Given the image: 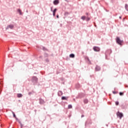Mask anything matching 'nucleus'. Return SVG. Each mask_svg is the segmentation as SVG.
<instances>
[{
    "label": "nucleus",
    "mask_w": 128,
    "mask_h": 128,
    "mask_svg": "<svg viewBox=\"0 0 128 128\" xmlns=\"http://www.w3.org/2000/svg\"><path fill=\"white\" fill-rule=\"evenodd\" d=\"M116 42L117 44H120V45H121L122 43L123 42V41L120 40V39L118 37L116 38Z\"/></svg>",
    "instance_id": "1"
},
{
    "label": "nucleus",
    "mask_w": 128,
    "mask_h": 128,
    "mask_svg": "<svg viewBox=\"0 0 128 128\" xmlns=\"http://www.w3.org/2000/svg\"><path fill=\"white\" fill-rule=\"evenodd\" d=\"M116 115L118 116L120 118H122V113H120V112H118L116 113Z\"/></svg>",
    "instance_id": "2"
},
{
    "label": "nucleus",
    "mask_w": 128,
    "mask_h": 128,
    "mask_svg": "<svg viewBox=\"0 0 128 128\" xmlns=\"http://www.w3.org/2000/svg\"><path fill=\"white\" fill-rule=\"evenodd\" d=\"M32 82H38V78H36V76L32 77Z\"/></svg>",
    "instance_id": "3"
},
{
    "label": "nucleus",
    "mask_w": 128,
    "mask_h": 128,
    "mask_svg": "<svg viewBox=\"0 0 128 128\" xmlns=\"http://www.w3.org/2000/svg\"><path fill=\"white\" fill-rule=\"evenodd\" d=\"M93 50H94V52H100V48L98 47H96V46H94L93 48Z\"/></svg>",
    "instance_id": "4"
},
{
    "label": "nucleus",
    "mask_w": 128,
    "mask_h": 128,
    "mask_svg": "<svg viewBox=\"0 0 128 128\" xmlns=\"http://www.w3.org/2000/svg\"><path fill=\"white\" fill-rule=\"evenodd\" d=\"M95 70L96 72H98V71L100 70V67L99 66H96V67L95 68Z\"/></svg>",
    "instance_id": "5"
},
{
    "label": "nucleus",
    "mask_w": 128,
    "mask_h": 128,
    "mask_svg": "<svg viewBox=\"0 0 128 128\" xmlns=\"http://www.w3.org/2000/svg\"><path fill=\"white\" fill-rule=\"evenodd\" d=\"M14 28V26L13 25H9L7 26L6 30H8V28H11L12 29Z\"/></svg>",
    "instance_id": "6"
},
{
    "label": "nucleus",
    "mask_w": 128,
    "mask_h": 128,
    "mask_svg": "<svg viewBox=\"0 0 128 128\" xmlns=\"http://www.w3.org/2000/svg\"><path fill=\"white\" fill-rule=\"evenodd\" d=\"M60 3V2L58 1V0H55L54 2V4H55L56 6V4H58Z\"/></svg>",
    "instance_id": "7"
},
{
    "label": "nucleus",
    "mask_w": 128,
    "mask_h": 128,
    "mask_svg": "<svg viewBox=\"0 0 128 128\" xmlns=\"http://www.w3.org/2000/svg\"><path fill=\"white\" fill-rule=\"evenodd\" d=\"M56 8H55L53 11V16H56Z\"/></svg>",
    "instance_id": "8"
},
{
    "label": "nucleus",
    "mask_w": 128,
    "mask_h": 128,
    "mask_svg": "<svg viewBox=\"0 0 128 128\" xmlns=\"http://www.w3.org/2000/svg\"><path fill=\"white\" fill-rule=\"evenodd\" d=\"M62 100H68V98H66V96H62Z\"/></svg>",
    "instance_id": "9"
},
{
    "label": "nucleus",
    "mask_w": 128,
    "mask_h": 128,
    "mask_svg": "<svg viewBox=\"0 0 128 128\" xmlns=\"http://www.w3.org/2000/svg\"><path fill=\"white\" fill-rule=\"evenodd\" d=\"M18 98H22V94H17Z\"/></svg>",
    "instance_id": "10"
},
{
    "label": "nucleus",
    "mask_w": 128,
    "mask_h": 128,
    "mask_svg": "<svg viewBox=\"0 0 128 128\" xmlns=\"http://www.w3.org/2000/svg\"><path fill=\"white\" fill-rule=\"evenodd\" d=\"M70 58H74V54H70Z\"/></svg>",
    "instance_id": "11"
},
{
    "label": "nucleus",
    "mask_w": 128,
    "mask_h": 128,
    "mask_svg": "<svg viewBox=\"0 0 128 128\" xmlns=\"http://www.w3.org/2000/svg\"><path fill=\"white\" fill-rule=\"evenodd\" d=\"M84 104H88V100L85 99L84 100Z\"/></svg>",
    "instance_id": "12"
},
{
    "label": "nucleus",
    "mask_w": 128,
    "mask_h": 128,
    "mask_svg": "<svg viewBox=\"0 0 128 128\" xmlns=\"http://www.w3.org/2000/svg\"><path fill=\"white\" fill-rule=\"evenodd\" d=\"M18 12H19V14H22V10L18 9Z\"/></svg>",
    "instance_id": "13"
},
{
    "label": "nucleus",
    "mask_w": 128,
    "mask_h": 128,
    "mask_svg": "<svg viewBox=\"0 0 128 128\" xmlns=\"http://www.w3.org/2000/svg\"><path fill=\"white\" fill-rule=\"evenodd\" d=\"M82 20H86V17L85 16H82L81 18Z\"/></svg>",
    "instance_id": "14"
},
{
    "label": "nucleus",
    "mask_w": 128,
    "mask_h": 128,
    "mask_svg": "<svg viewBox=\"0 0 128 128\" xmlns=\"http://www.w3.org/2000/svg\"><path fill=\"white\" fill-rule=\"evenodd\" d=\"M72 108V106L70 104H69L68 106V108Z\"/></svg>",
    "instance_id": "15"
},
{
    "label": "nucleus",
    "mask_w": 128,
    "mask_h": 128,
    "mask_svg": "<svg viewBox=\"0 0 128 128\" xmlns=\"http://www.w3.org/2000/svg\"><path fill=\"white\" fill-rule=\"evenodd\" d=\"M125 8H126V10H128V4H126Z\"/></svg>",
    "instance_id": "16"
},
{
    "label": "nucleus",
    "mask_w": 128,
    "mask_h": 128,
    "mask_svg": "<svg viewBox=\"0 0 128 128\" xmlns=\"http://www.w3.org/2000/svg\"><path fill=\"white\" fill-rule=\"evenodd\" d=\"M115 104H116V106H118L119 102H115Z\"/></svg>",
    "instance_id": "17"
},
{
    "label": "nucleus",
    "mask_w": 128,
    "mask_h": 128,
    "mask_svg": "<svg viewBox=\"0 0 128 128\" xmlns=\"http://www.w3.org/2000/svg\"><path fill=\"white\" fill-rule=\"evenodd\" d=\"M120 96H124V93H122V92H120Z\"/></svg>",
    "instance_id": "18"
},
{
    "label": "nucleus",
    "mask_w": 128,
    "mask_h": 128,
    "mask_svg": "<svg viewBox=\"0 0 128 128\" xmlns=\"http://www.w3.org/2000/svg\"><path fill=\"white\" fill-rule=\"evenodd\" d=\"M19 124H20V126H21V128L22 127V122H19Z\"/></svg>",
    "instance_id": "19"
},
{
    "label": "nucleus",
    "mask_w": 128,
    "mask_h": 128,
    "mask_svg": "<svg viewBox=\"0 0 128 128\" xmlns=\"http://www.w3.org/2000/svg\"><path fill=\"white\" fill-rule=\"evenodd\" d=\"M13 116L14 118H16V114L13 112Z\"/></svg>",
    "instance_id": "20"
},
{
    "label": "nucleus",
    "mask_w": 128,
    "mask_h": 128,
    "mask_svg": "<svg viewBox=\"0 0 128 128\" xmlns=\"http://www.w3.org/2000/svg\"><path fill=\"white\" fill-rule=\"evenodd\" d=\"M65 14H68V12H65Z\"/></svg>",
    "instance_id": "21"
},
{
    "label": "nucleus",
    "mask_w": 128,
    "mask_h": 128,
    "mask_svg": "<svg viewBox=\"0 0 128 128\" xmlns=\"http://www.w3.org/2000/svg\"><path fill=\"white\" fill-rule=\"evenodd\" d=\"M112 92H113V94H116V92H114V91Z\"/></svg>",
    "instance_id": "22"
},
{
    "label": "nucleus",
    "mask_w": 128,
    "mask_h": 128,
    "mask_svg": "<svg viewBox=\"0 0 128 128\" xmlns=\"http://www.w3.org/2000/svg\"><path fill=\"white\" fill-rule=\"evenodd\" d=\"M56 18H60V16H58V15H57Z\"/></svg>",
    "instance_id": "23"
},
{
    "label": "nucleus",
    "mask_w": 128,
    "mask_h": 128,
    "mask_svg": "<svg viewBox=\"0 0 128 128\" xmlns=\"http://www.w3.org/2000/svg\"><path fill=\"white\" fill-rule=\"evenodd\" d=\"M90 18H87L86 20H90Z\"/></svg>",
    "instance_id": "24"
},
{
    "label": "nucleus",
    "mask_w": 128,
    "mask_h": 128,
    "mask_svg": "<svg viewBox=\"0 0 128 128\" xmlns=\"http://www.w3.org/2000/svg\"><path fill=\"white\" fill-rule=\"evenodd\" d=\"M120 18H122V17H120Z\"/></svg>",
    "instance_id": "25"
},
{
    "label": "nucleus",
    "mask_w": 128,
    "mask_h": 128,
    "mask_svg": "<svg viewBox=\"0 0 128 128\" xmlns=\"http://www.w3.org/2000/svg\"><path fill=\"white\" fill-rule=\"evenodd\" d=\"M44 50V48H43Z\"/></svg>",
    "instance_id": "26"
}]
</instances>
